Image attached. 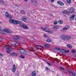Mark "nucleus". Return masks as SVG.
I'll return each instance as SVG.
<instances>
[{
	"mask_svg": "<svg viewBox=\"0 0 76 76\" xmlns=\"http://www.w3.org/2000/svg\"><path fill=\"white\" fill-rule=\"evenodd\" d=\"M9 20L10 22L13 23L14 24H19V25L21 27H23L25 29H28L29 28L26 25L24 24L21 23L22 22L21 21L15 20L13 19H10Z\"/></svg>",
	"mask_w": 76,
	"mask_h": 76,
	"instance_id": "1",
	"label": "nucleus"
},
{
	"mask_svg": "<svg viewBox=\"0 0 76 76\" xmlns=\"http://www.w3.org/2000/svg\"><path fill=\"white\" fill-rule=\"evenodd\" d=\"M62 13H65L66 15L70 14V13H75V9L73 8H71L69 10V11H68L66 10L62 11Z\"/></svg>",
	"mask_w": 76,
	"mask_h": 76,
	"instance_id": "2",
	"label": "nucleus"
},
{
	"mask_svg": "<svg viewBox=\"0 0 76 76\" xmlns=\"http://www.w3.org/2000/svg\"><path fill=\"white\" fill-rule=\"evenodd\" d=\"M6 32L8 34H10V33H12V31L9 29H6L2 31L0 30V33H1L2 34H6Z\"/></svg>",
	"mask_w": 76,
	"mask_h": 76,
	"instance_id": "3",
	"label": "nucleus"
},
{
	"mask_svg": "<svg viewBox=\"0 0 76 76\" xmlns=\"http://www.w3.org/2000/svg\"><path fill=\"white\" fill-rule=\"evenodd\" d=\"M61 38L64 41H67L68 39H70L71 38L70 36L63 35L61 36Z\"/></svg>",
	"mask_w": 76,
	"mask_h": 76,
	"instance_id": "4",
	"label": "nucleus"
},
{
	"mask_svg": "<svg viewBox=\"0 0 76 76\" xmlns=\"http://www.w3.org/2000/svg\"><path fill=\"white\" fill-rule=\"evenodd\" d=\"M4 48H6L7 50V53H10V51H11V49H10L11 48H9V47H8L7 46H4Z\"/></svg>",
	"mask_w": 76,
	"mask_h": 76,
	"instance_id": "5",
	"label": "nucleus"
},
{
	"mask_svg": "<svg viewBox=\"0 0 76 76\" xmlns=\"http://www.w3.org/2000/svg\"><path fill=\"white\" fill-rule=\"evenodd\" d=\"M5 16L6 18H11V16L10 15V14L9 13L7 12H6L5 13Z\"/></svg>",
	"mask_w": 76,
	"mask_h": 76,
	"instance_id": "6",
	"label": "nucleus"
},
{
	"mask_svg": "<svg viewBox=\"0 0 76 76\" xmlns=\"http://www.w3.org/2000/svg\"><path fill=\"white\" fill-rule=\"evenodd\" d=\"M69 26H66L64 27L63 29V31H66L67 29H69Z\"/></svg>",
	"mask_w": 76,
	"mask_h": 76,
	"instance_id": "7",
	"label": "nucleus"
},
{
	"mask_svg": "<svg viewBox=\"0 0 76 76\" xmlns=\"http://www.w3.org/2000/svg\"><path fill=\"white\" fill-rule=\"evenodd\" d=\"M12 67L13 69L12 70V71L13 72H15V71H16V66H15V65H13Z\"/></svg>",
	"mask_w": 76,
	"mask_h": 76,
	"instance_id": "8",
	"label": "nucleus"
},
{
	"mask_svg": "<svg viewBox=\"0 0 76 76\" xmlns=\"http://www.w3.org/2000/svg\"><path fill=\"white\" fill-rule=\"evenodd\" d=\"M10 56H13L16 57V56H18V55L16 53H12L10 54Z\"/></svg>",
	"mask_w": 76,
	"mask_h": 76,
	"instance_id": "9",
	"label": "nucleus"
},
{
	"mask_svg": "<svg viewBox=\"0 0 76 76\" xmlns=\"http://www.w3.org/2000/svg\"><path fill=\"white\" fill-rule=\"evenodd\" d=\"M31 75L32 76H37V72L35 71H33L31 73Z\"/></svg>",
	"mask_w": 76,
	"mask_h": 76,
	"instance_id": "10",
	"label": "nucleus"
},
{
	"mask_svg": "<svg viewBox=\"0 0 76 76\" xmlns=\"http://www.w3.org/2000/svg\"><path fill=\"white\" fill-rule=\"evenodd\" d=\"M57 3L58 4H60L61 6H63V5H64V3L61 2L60 1H57Z\"/></svg>",
	"mask_w": 76,
	"mask_h": 76,
	"instance_id": "11",
	"label": "nucleus"
},
{
	"mask_svg": "<svg viewBox=\"0 0 76 76\" xmlns=\"http://www.w3.org/2000/svg\"><path fill=\"white\" fill-rule=\"evenodd\" d=\"M37 48H38V49H42V48H43V47L42 46L38 45L37 46Z\"/></svg>",
	"mask_w": 76,
	"mask_h": 76,
	"instance_id": "12",
	"label": "nucleus"
},
{
	"mask_svg": "<svg viewBox=\"0 0 76 76\" xmlns=\"http://www.w3.org/2000/svg\"><path fill=\"white\" fill-rule=\"evenodd\" d=\"M53 28L54 29H58L60 28V27L58 26H55L53 27Z\"/></svg>",
	"mask_w": 76,
	"mask_h": 76,
	"instance_id": "13",
	"label": "nucleus"
},
{
	"mask_svg": "<svg viewBox=\"0 0 76 76\" xmlns=\"http://www.w3.org/2000/svg\"><path fill=\"white\" fill-rule=\"evenodd\" d=\"M75 17V15L73 14L70 17L71 20H73L74 19Z\"/></svg>",
	"mask_w": 76,
	"mask_h": 76,
	"instance_id": "14",
	"label": "nucleus"
},
{
	"mask_svg": "<svg viewBox=\"0 0 76 76\" xmlns=\"http://www.w3.org/2000/svg\"><path fill=\"white\" fill-rule=\"evenodd\" d=\"M60 52H61V53H65L66 52H68V51H65L64 49H61L60 50Z\"/></svg>",
	"mask_w": 76,
	"mask_h": 76,
	"instance_id": "15",
	"label": "nucleus"
},
{
	"mask_svg": "<svg viewBox=\"0 0 76 76\" xmlns=\"http://www.w3.org/2000/svg\"><path fill=\"white\" fill-rule=\"evenodd\" d=\"M26 51L24 49H22L21 53V54H24L25 53H26Z\"/></svg>",
	"mask_w": 76,
	"mask_h": 76,
	"instance_id": "16",
	"label": "nucleus"
},
{
	"mask_svg": "<svg viewBox=\"0 0 76 76\" xmlns=\"http://www.w3.org/2000/svg\"><path fill=\"white\" fill-rule=\"evenodd\" d=\"M68 72H69V74H72L73 73V71L69 69H68Z\"/></svg>",
	"mask_w": 76,
	"mask_h": 76,
	"instance_id": "17",
	"label": "nucleus"
},
{
	"mask_svg": "<svg viewBox=\"0 0 76 76\" xmlns=\"http://www.w3.org/2000/svg\"><path fill=\"white\" fill-rule=\"evenodd\" d=\"M46 41L48 42H52V40L50 39H48Z\"/></svg>",
	"mask_w": 76,
	"mask_h": 76,
	"instance_id": "18",
	"label": "nucleus"
},
{
	"mask_svg": "<svg viewBox=\"0 0 76 76\" xmlns=\"http://www.w3.org/2000/svg\"><path fill=\"white\" fill-rule=\"evenodd\" d=\"M67 47H68V48H72V46L70 44H68L67 45Z\"/></svg>",
	"mask_w": 76,
	"mask_h": 76,
	"instance_id": "19",
	"label": "nucleus"
},
{
	"mask_svg": "<svg viewBox=\"0 0 76 76\" xmlns=\"http://www.w3.org/2000/svg\"><path fill=\"white\" fill-rule=\"evenodd\" d=\"M22 20H26V17L23 16L22 17Z\"/></svg>",
	"mask_w": 76,
	"mask_h": 76,
	"instance_id": "20",
	"label": "nucleus"
},
{
	"mask_svg": "<svg viewBox=\"0 0 76 76\" xmlns=\"http://www.w3.org/2000/svg\"><path fill=\"white\" fill-rule=\"evenodd\" d=\"M49 30H47L46 31V32H47V33H48L49 34H50L51 33V31H50V29H49Z\"/></svg>",
	"mask_w": 76,
	"mask_h": 76,
	"instance_id": "21",
	"label": "nucleus"
},
{
	"mask_svg": "<svg viewBox=\"0 0 76 76\" xmlns=\"http://www.w3.org/2000/svg\"><path fill=\"white\" fill-rule=\"evenodd\" d=\"M14 38L15 39H19V37L18 36H14Z\"/></svg>",
	"mask_w": 76,
	"mask_h": 76,
	"instance_id": "22",
	"label": "nucleus"
},
{
	"mask_svg": "<svg viewBox=\"0 0 76 76\" xmlns=\"http://www.w3.org/2000/svg\"><path fill=\"white\" fill-rule=\"evenodd\" d=\"M58 23L60 24H62V23H63V21L61 20H59L58 21Z\"/></svg>",
	"mask_w": 76,
	"mask_h": 76,
	"instance_id": "23",
	"label": "nucleus"
},
{
	"mask_svg": "<svg viewBox=\"0 0 76 76\" xmlns=\"http://www.w3.org/2000/svg\"><path fill=\"white\" fill-rule=\"evenodd\" d=\"M20 57L21 58H25V56L23 55H20Z\"/></svg>",
	"mask_w": 76,
	"mask_h": 76,
	"instance_id": "24",
	"label": "nucleus"
},
{
	"mask_svg": "<svg viewBox=\"0 0 76 76\" xmlns=\"http://www.w3.org/2000/svg\"><path fill=\"white\" fill-rule=\"evenodd\" d=\"M44 46L46 47H50V45L48 44H45L44 45Z\"/></svg>",
	"mask_w": 76,
	"mask_h": 76,
	"instance_id": "25",
	"label": "nucleus"
},
{
	"mask_svg": "<svg viewBox=\"0 0 76 76\" xmlns=\"http://www.w3.org/2000/svg\"><path fill=\"white\" fill-rule=\"evenodd\" d=\"M55 50H60V48H55Z\"/></svg>",
	"mask_w": 76,
	"mask_h": 76,
	"instance_id": "26",
	"label": "nucleus"
},
{
	"mask_svg": "<svg viewBox=\"0 0 76 76\" xmlns=\"http://www.w3.org/2000/svg\"><path fill=\"white\" fill-rule=\"evenodd\" d=\"M0 2L1 3H2V4H3V3H4V1L2 0H0Z\"/></svg>",
	"mask_w": 76,
	"mask_h": 76,
	"instance_id": "27",
	"label": "nucleus"
},
{
	"mask_svg": "<svg viewBox=\"0 0 76 76\" xmlns=\"http://www.w3.org/2000/svg\"><path fill=\"white\" fill-rule=\"evenodd\" d=\"M42 30H43V31H47V29L44 28H42Z\"/></svg>",
	"mask_w": 76,
	"mask_h": 76,
	"instance_id": "28",
	"label": "nucleus"
},
{
	"mask_svg": "<svg viewBox=\"0 0 76 76\" xmlns=\"http://www.w3.org/2000/svg\"><path fill=\"white\" fill-rule=\"evenodd\" d=\"M72 53H76V50H72Z\"/></svg>",
	"mask_w": 76,
	"mask_h": 76,
	"instance_id": "29",
	"label": "nucleus"
},
{
	"mask_svg": "<svg viewBox=\"0 0 76 76\" xmlns=\"http://www.w3.org/2000/svg\"><path fill=\"white\" fill-rule=\"evenodd\" d=\"M67 2L68 3H70L71 1L70 0H66Z\"/></svg>",
	"mask_w": 76,
	"mask_h": 76,
	"instance_id": "30",
	"label": "nucleus"
},
{
	"mask_svg": "<svg viewBox=\"0 0 76 76\" xmlns=\"http://www.w3.org/2000/svg\"><path fill=\"white\" fill-rule=\"evenodd\" d=\"M57 23V21H56V20H55L54 21V25H56Z\"/></svg>",
	"mask_w": 76,
	"mask_h": 76,
	"instance_id": "31",
	"label": "nucleus"
},
{
	"mask_svg": "<svg viewBox=\"0 0 76 76\" xmlns=\"http://www.w3.org/2000/svg\"><path fill=\"white\" fill-rule=\"evenodd\" d=\"M59 69H61V70H64V68H63L61 67H59Z\"/></svg>",
	"mask_w": 76,
	"mask_h": 76,
	"instance_id": "32",
	"label": "nucleus"
},
{
	"mask_svg": "<svg viewBox=\"0 0 76 76\" xmlns=\"http://www.w3.org/2000/svg\"><path fill=\"white\" fill-rule=\"evenodd\" d=\"M44 37H45V38H48V36H47V35H46V34H44V35H43Z\"/></svg>",
	"mask_w": 76,
	"mask_h": 76,
	"instance_id": "33",
	"label": "nucleus"
},
{
	"mask_svg": "<svg viewBox=\"0 0 76 76\" xmlns=\"http://www.w3.org/2000/svg\"><path fill=\"white\" fill-rule=\"evenodd\" d=\"M21 13H22V14H25V12H23V11H20Z\"/></svg>",
	"mask_w": 76,
	"mask_h": 76,
	"instance_id": "34",
	"label": "nucleus"
},
{
	"mask_svg": "<svg viewBox=\"0 0 76 76\" xmlns=\"http://www.w3.org/2000/svg\"><path fill=\"white\" fill-rule=\"evenodd\" d=\"M45 69L46 70H50V69H49V68L46 67L45 68Z\"/></svg>",
	"mask_w": 76,
	"mask_h": 76,
	"instance_id": "35",
	"label": "nucleus"
},
{
	"mask_svg": "<svg viewBox=\"0 0 76 76\" xmlns=\"http://www.w3.org/2000/svg\"><path fill=\"white\" fill-rule=\"evenodd\" d=\"M51 2L52 3H53V2H54V1H55V0H50Z\"/></svg>",
	"mask_w": 76,
	"mask_h": 76,
	"instance_id": "36",
	"label": "nucleus"
},
{
	"mask_svg": "<svg viewBox=\"0 0 76 76\" xmlns=\"http://www.w3.org/2000/svg\"><path fill=\"white\" fill-rule=\"evenodd\" d=\"M22 50V49H19V51L21 53Z\"/></svg>",
	"mask_w": 76,
	"mask_h": 76,
	"instance_id": "37",
	"label": "nucleus"
},
{
	"mask_svg": "<svg viewBox=\"0 0 76 76\" xmlns=\"http://www.w3.org/2000/svg\"><path fill=\"white\" fill-rule=\"evenodd\" d=\"M47 63L48 64V65H49V66H51V64L47 62Z\"/></svg>",
	"mask_w": 76,
	"mask_h": 76,
	"instance_id": "38",
	"label": "nucleus"
},
{
	"mask_svg": "<svg viewBox=\"0 0 76 76\" xmlns=\"http://www.w3.org/2000/svg\"><path fill=\"white\" fill-rule=\"evenodd\" d=\"M72 76H75V74L73 72L72 74Z\"/></svg>",
	"mask_w": 76,
	"mask_h": 76,
	"instance_id": "39",
	"label": "nucleus"
},
{
	"mask_svg": "<svg viewBox=\"0 0 76 76\" xmlns=\"http://www.w3.org/2000/svg\"><path fill=\"white\" fill-rule=\"evenodd\" d=\"M65 51H67L68 52H66V53H68L69 51V50H65Z\"/></svg>",
	"mask_w": 76,
	"mask_h": 76,
	"instance_id": "40",
	"label": "nucleus"
},
{
	"mask_svg": "<svg viewBox=\"0 0 76 76\" xmlns=\"http://www.w3.org/2000/svg\"><path fill=\"white\" fill-rule=\"evenodd\" d=\"M20 74V73L18 72L17 74V76H19V74Z\"/></svg>",
	"mask_w": 76,
	"mask_h": 76,
	"instance_id": "41",
	"label": "nucleus"
},
{
	"mask_svg": "<svg viewBox=\"0 0 76 76\" xmlns=\"http://www.w3.org/2000/svg\"><path fill=\"white\" fill-rule=\"evenodd\" d=\"M31 3H33V2H34V0H31Z\"/></svg>",
	"mask_w": 76,
	"mask_h": 76,
	"instance_id": "42",
	"label": "nucleus"
},
{
	"mask_svg": "<svg viewBox=\"0 0 76 76\" xmlns=\"http://www.w3.org/2000/svg\"><path fill=\"white\" fill-rule=\"evenodd\" d=\"M13 45H14V46H15V45H16V43L13 44Z\"/></svg>",
	"mask_w": 76,
	"mask_h": 76,
	"instance_id": "43",
	"label": "nucleus"
},
{
	"mask_svg": "<svg viewBox=\"0 0 76 76\" xmlns=\"http://www.w3.org/2000/svg\"><path fill=\"white\" fill-rule=\"evenodd\" d=\"M50 34H53V32L50 31Z\"/></svg>",
	"mask_w": 76,
	"mask_h": 76,
	"instance_id": "44",
	"label": "nucleus"
},
{
	"mask_svg": "<svg viewBox=\"0 0 76 76\" xmlns=\"http://www.w3.org/2000/svg\"><path fill=\"white\" fill-rule=\"evenodd\" d=\"M0 56H3V54L1 53H0Z\"/></svg>",
	"mask_w": 76,
	"mask_h": 76,
	"instance_id": "45",
	"label": "nucleus"
},
{
	"mask_svg": "<svg viewBox=\"0 0 76 76\" xmlns=\"http://www.w3.org/2000/svg\"><path fill=\"white\" fill-rule=\"evenodd\" d=\"M1 27L0 26V31H1Z\"/></svg>",
	"mask_w": 76,
	"mask_h": 76,
	"instance_id": "46",
	"label": "nucleus"
},
{
	"mask_svg": "<svg viewBox=\"0 0 76 76\" xmlns=\"http://www.w3.org/2000/svg\"><path fill=\"white\" fill-rule=\"evenodd\" d=\"M17 5H17V4L15 5V6H16V7H17Z\"/></svg>",
	"mask_w": 76,
	"mask_h": 76,
	"instance_id": "47",
	"label": "nucleus"
},
{
	"mask_svg": "<svg viewBox=\"0 0 76 76\" xmlns=\"http://www.w3.org/2000/svg\"><path fill=\"white\" fill-rule=\"evenodd\" d=\"M11 45L12 46V45H13V43H12V44H11Z\"/></svg>",
	"mask_w": 76,
	"mask_h": 76,
	"instance_id": "48",
	"label": "nucleus"
},
{
	"mask_svg": "<svg viewBox=\"0 0 76 76\" xmlns=\"http://www.w3.org/2000/svg\"><path fill=\"white\" fill-rule=\"evenodd\" d=\"M19 7V5H17V7Z\"/></svg>",
	"mask_w": 76,
	"mask_h": 76,
	"instance_id": "49",
	"label": "nucleus"
},
{
	"mask_svg": "<svg viewBox=\"0 0 76 76\" xmlns=\"http://www.w3.org/2000/svg\"><path fill=\"white\" fill-rule=\"evenodd\" d=\"M55 61H56V63H57V60H55Z\"/></svg>",
	"mask_w": 76,
	"mask_h": 76,
	"instance_id": "50",
	"label": "nucleus"
},
{
	"mask_svg": "<svg viewBox=\"0 0 76 76\" xmlns=\"http://www.w3.org/2000/svg\"><path fill=\"white\" fill-rule=\"evenodd\" d=\"M28 0H25V1H28Z\"/></svg>",
	"mask_w": 76,
	"mask_h": 76,
	"instance_id": "51",
	"label": "nucleus"
},
{
	"mask_svg": "<svg viewBox=\"0 0 76 76\" xmlns=\"http://www.w3.org/2000/svg\"><path fill=\"white\" fill-rule=\"evenodd\" d=\"M75 57H76V54L75 55Z\"/></svg>",
	"mask_w": 76,
	"mask_h": 76,
	"instance_id": "52",
	"label": "nucleus"
},
{
	"mask_svg": "<svg viewBox=\"0 0 76 76\" xmlns=\"http://www.w3.org/2000/svg\"><path fill=\"white\" fill-rule=\"evenodd\" d=\"M16 42V43L17 44H18V42Z\"/></svg>",
	"mask_w": 76,
	"mask_h": 76,
	"instance_id": "53",
	"label": "nucleus"
},
{
	"mask_svg": "<svg viewBox=\"0 0 76 76\" xmlns=\"http://www.w3.org/2000/svg\"><path fill=\"white\" fill-rule=\"evenodd\" d=\"M75 76H76V73H75Z\"/></svg>",
	"mask_w": 76,
	"mask_h": 76,
	"instance_id": "54",
	"label": "nucleus"
},
{
	"mask_svg": "<svg viewBox=\"0 0 76 76\" xmlns=\"http://www.w3.org/2000/svg\"><path fill=\"white\" fill-rule=\"evenodd\" d=\"M0 23H1V22L0 21Z\"/></svg>",
	"mask_w": 76,
	"mask_h": 76,
	"instance_id": "55",
	"label": "nucleus"
},
{
	"mask_svg": "<svg viewBox=\"0 0 76 76\" xmlns=\"http://www.w3.org/2000/svg\"><path fill=\"white\" fill-rule=\"evenodd\" d=\"M66 73H67V72H65Z\"/></svg>",
	"mask_w": 76,
	"mask_h": 76,
	"instance_id": "56",
	"label": "nucleus"
}]
</instances>
